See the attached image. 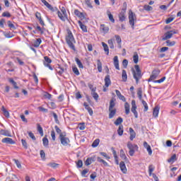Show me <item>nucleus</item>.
I'll return each mask as SVG.
<instances>
[{"mask_svg":"<svg viewBox=\"0 0 181 181\" xmlns=\"http://www.w3.org/2000/svg\"><path fill=\"white\" fill-rule=\"evenodd\" d=\"M66 42L68 46L72 50H76V47L74 46V43H76V40L74 39V36L73 35V33L71 30H67V35H66Z\"/></svg>","mask_w":181,"mask_h":181,"instance_id":"1","label":"nucleus"},{"mask_svg":"<svg viewBox=\"0 0 181 181\" xmlns=\"http://www.w3.org/2000/svg\"><path fill=\"white\" fill-rule=\"evenodd\" d=\"M134 69H136V71L133 69V77L136 80V83L139 84V80L142 78V71L139 68V65H135Z\"/></svg>","mask_w":181,"mask_h":181,"instance_id":"2","label":"nucleus"},{"mask_svg":"<svg viewBox=\"0 0 181 181\" xmlns=\"http://www.w3.org/2000/svg\"><path fill=\"white\" fill-rule=\"evenodd\" d=\"M59 139L63 146H69L70 145V139L67 137L66 132H63V134L59 136Z\"/></svg>","mask_w":181,"mask_h":181,"instance_id":"3","label":"nucleus"},{"mask_svg":"<svg viewBox=\"0 0 181 181\" xmlns=\"http://www.w3.org/2000/svg\"><path fill=\"white\" fill-rule=\"evenodd\" d=\"M179 31L177 30H171L167 31L162 37V40H168V39H172L173 37V35H177Z\"/></svg>","mask_w":181,"mask_h":181,"instance_id":"4","label":"nucleus"},{"mask_svg":"<svg viewBox=\"0 0 181 181\" xmlns=\"http://www.w3.org/2000/svg\"><path fill=\"white\" fill-rule=\"evenodd\" d=\"M135 19H136V15H135V13L134 12H132V10H129V23L132 26V29H134Z\"/></svg>","mask_w":181,"mask_h":181,"instance_id":"5","label":"nucleus"},{"mask_svg":"<svg viewBox=\"0 0 181 181\" xmlns=\"http://www.w3.org/2000/svg\"><path fill=\"white\" fill-rule=\"evenodd\" d=\"M127 148L128 149H129V155H130L131 156H134V155L135 154V151H138L139 147H138V145L132 144V143L129 141L127 143Z\"/></svg>","mask_w":181,"mask_h":181,"instance_id":"6","label":"nucleus"},{"mask_svg":"<svg viewBox=\"0 0 181 181\" xmlns=\"http://www.w3.org/2000/svg\"><path fill=\"white\" fill-rule=\"evenodd\" d=\"M51 63H52V59L49 58V57L45 56L44 57V61H43L44 66L45 67H48L49 70H53V67H52V66L50 65Z\"/></svg>","mask_w":181,"mask_h":181,"instance_id":"7","label":"nucleus"},{"mask_svg":"<svg viewBox=\"0 0 181 181\" xmlns=\"http://www.w3.org/2000/svg\"><path fill=\"white\" fill-rule=\"evenodd\" d=\"M132 112H133L135 118H138V112L136 111V102L135 100H132Z\"/></svg>","mask_w":181,"mask_h":181,"instance_id":"8","label":"nucleus"},{"mask_svg":"<svg viewBox=\"0 0 181 181\" xmlns=\"http://www.w3.org/2000/svg\"><path fill=\"white\" fill-rule=\"evenodd\" d=\"M1 142L3 144H8V145H15V141L9 137L2 139Z\"/></svg>","mask_w":181,"mask_h":181,"instance_id":"9","label":"nucleus"},{"mask_svg":"<svg viewBox=\"0 0 181 181\" xmlns=\"http://www.w3.org/2000/svg\"><path fill=\"white\" fill-rule=\"evenodd\" d=\"M144 147L146 149L148 155L151 156L152 155V148H151V146L148 144V142H144Z\"/></svg>","mask_w":181,"mask_h":181,"instance_id":"10","label":"nucleus"},{"mask_svg":"<svg viewBox=\"0 0 181 181\" xmlns=\"http://www.w3.org/2000/svg\"><path fill=\"white\" fill-rule=\"evenodd\" d=\"M119 168L122 173L127 174V166L125 165V163L124 161L120 162Z\"/></svg>","mask_w":181,"mask_h":181,"instance_id":"11","label":"nucleus"},{"mask_svg":"<svg viewBox=\"0 0 181 181\" xmlns=\"http://www.w3.org/2000/svg\"><path fill=\"white\" fill-rule=\"evenodd\" d=\"M83 106L85 109L87 110L89 115H93V109L90 107V105H88V103H87V102L83 103Z\"/></svg>","mask_w":181,"mask_h":181,"instance_id":"12","label":"nucleus"},{"mask_svg":"<svg viewBox=\"0 0 181 181\" xmlns=\"http://www.w3.org/2000/svg\"><path fill=\"white\" fill-rule=\"evenodd\" d=\"M100 32H103V33H107L110 31V28L105 24H101L100 28Z\"/></svg>","mask_w":181,"mask_h":181,"instance_id":"13","label":"nucleus"},{"mask_svg":"<svg viewBox=\"0 0 181 181\" xmlns=\"http://www.w3.org/2000/svg\"><path fill=\"white\" fill-rule=\"evenodd\" d=\"M129 132H130L129 139L130 141H134V139H135V137L136 136V133L135 132L134 129H132V127L129 128Z\"/></svg>","mask_w":181,"mask_h":181,"instance_id":"14","label":"nucleus"},{"mask_svg":"<svg viewBox=\"0 0 181 181\" xmlns=\"http://www.w3.org/2000/svg\"><path fill=\"white\" fill-rule=\"evenodd\" d=\"M160 74V70H153L152 71V74L151 75V77L153 80H156V78H158V76H159Z\"/></svg>","mask_w":181,"mask_h":181,"instance_id":"15","label":"nucleus"},{"mask_svg":"<svg viewBox=\"0 0 181 181\" xmlns=\"http://www.w3.org/2000/svg\"><path fill=\"white\" fill-rule=\"evenodd\" d=\"M114 66L117 70H119V61L118 60V57L115 56L113 58Z\"/></svg>","mask_w":181,"mask_h":181,"instance_id":"16","label":"nucleus"},{"mask_svg":"<svg viewBox=\"0 0 181 181\" xmlns=\"http://www.w3.org/2000/svg\"><path fill=\"white\" fill-rule=\"evenodd\" d=\"M111 86V79L110 75H107L105 77V87H110Z\"/></svg>","mask_w":181,"mask_h":181,"instance_id":"17","label":"nucleus"},{"mask_svg":"<svg viewBox=\"0 0 181 181\" xmlns=\"http://www.w3.org/2000/svg\"><path fill=\"white\" fill-rule=\"evenodd\" d=\"M109 118L110 119L114 118L115 114H117V109H109Z\"/></svg>","mask_w":181,"mask_h":181,"instance_id":"18","label":"nucleus"},{"mask_svg":"<svg viewBox=\"0 0 181 181\" xmlns=\"http://www.w3.org/2000/svg\"><path fill=\"white\" fill-rule=\"evenodd\" d=\"M159 110H160V107L159 106H156L153 110V115L155 117V118L158 117V115H159Z\"/></svg>","mask_w":181,"mask_h":181,"instance_id":"19","label":"nucleus"},{"mask_svg":"<svg viewBox=\"0 0 181 181\" xmlns=\"http://www.w3.org/2000/svg\"><path fill=\"white\" fill-rule=\"evenodd\" d=\"M0 134L1 135H4V136H12V134H11V132L8 130L1 129L0 131Z\"/></svg>","mask_w":181,"mask_h":181,"instance_id":"20","label":"nucleus"},{"mask_svg":"<svg viewBox=\"0 0 181 181\" xmlns=\"http://www.w3.org/2000/svg\"><path fill=\"white\" fill-rule=\"evenodd\" d=\"M117 134L119 136H122L124 134V126L122 124H120L119 126V128L117 129Z\"/></svg>","mask_w":181,"mask_h":181,"instance_id":"21","label":"nucleus"},{"mask_svg":"<svg viewBox=\"0 0 181 181\" xmlns=\"http://www.w3.org/2000/svg\"><path fill=\"white\" fill-rule=\"evenodd\" d=\"M97 66L98 71H99V73H101L103 71V63H101V61L100 59L97 60Z\"/></svg>","mask_w":181,"mask_h":181,"instance_id":"22","label":"nucleus"},{"mask_svg":"<svg viewBox=\"0 0 181 181\" xmlns=\"http://www.w3.org/2000/svg\"><path fill=\"white\" fill-rule=\"evenodd\" d=\"M122 81H124V83L125 81H127V80H128V75H127V71H125L124 69L122 70Z\"/></svg>","mask_w":181,"mask_h":181,"instance_id":"23","label":"nucleus"},{"mask_svg":"<svg viewBox=\"0 0 181 181\" xmlns=\"http://www.w3.org/2000/svg\"><path fill=\"white\" fill-rule=\"evenodd\" d=\"M165 43L166 46H168V47H172L173 46H175V45H176L175 41H170V40H167L165 41Z\"/></svg>","mask_w":181,"mask_h":181,"instance_id":"24","label":"nucleus"},{"mask_svg":"<svg viewBox=\"0 0 181 181\" xmlns=\"http://www.w3.org/2000/svg\"><path fill=\"white\" fill-rule=\"evenodd\" d=\"M57 15H58V17L59 18V19H61V21H62V22H66V18L63 16V13H62V12H60L59 11V9H57Z\"/></svg>","mask_w":181,"mask_h":181,"instance_id":"25","label":"nucleus"},{"mask_svg":"<svg viewBox=\"0 0 181 181\" xmlns=\"http://www.w3.org/2000/svg\"><path fill=\"white\" fill-rule=\"evenodd\" d=\"M102 45L104 51L106 52V54H110V49L108 48V45L105 44V42H102Z\"/></svg>","mask_w":181,"mask_h":181,"instance_id":"26","label":"nucleus"},{"mask_svg":"<svg viewBox=\"0 0 181 181\" xmlns=\"http://www.w3.org/2000/svg\"><path fill=\"white\" fill-rule=\"evenodd\" d=\"M75 61L76 62V64L79 69H84V66L83 65V63H81V61L77 57L75 58Z\"/></svg>","mask_w":181,"mask_h":181,"instance_id":"27","label":"nucleus"},{"mask_svg":"<svg viewBox=\"0 0 181 181\" xmlns=\"http://www.w3.org/2000/svg\"><path fill=\"white\" fill-rule=\"evenodd\" d=\"M107 16L109 18V20L112 23H115V19H114V16H112V14H111V11H107Z\"/></svg>","mask_w":181,"mask_h":181,"instance_id":"28","label":"nucleus"},{"mask_svg":"<svg viewBox=\"0 0 181 181\" xmlns=\"http://www.w3.org/2000/svg\"><path fill=\"white\" fill-rule=\"evenodd\" d=\"M140 101H141L142 105L144 107V112H146V111H148V110H149V107H148V103H146V101L144 100H140Z\"/></svg>","mask_w":181,"mask_h":181,"instance_id":"29","label":"nucleus"},{"mask_svg":"<svg viewBox=\"0 0 181 181\" xmlns=\"http://www.w3.org/2000/svg\"><path fill=\"white\" fill-rule=\"evenodd\" d=\"M127 19V17H125V13H119V20L120 22H124Z\"/></svg>","mask_w":181,"mask_h":181,"instance_id":"30","label":"nucleus"},{"mask_svg":"<svg viewBox=\"0 0 181 181\" xmlns=\"http://www.w3.org/2000/svg\"><path fill=\"white\" fill-rule=\"evenodd\" d=\"M78 25L81 28V29H82L83 32L87 33V26H86L84 24H83V23L81 21H78Z\"/></svg>","mask_w":181,"mask_h":181,"instance_id":"31","label":"nucleus"},{"mask_svg":"<svg viewBox=\"0 0 181 181\" xmlns=\"http://www.w3.org/2000/svg\"><path fill=\"white\" fill-rule=\"evenodd\" d=\"M40 43H42V40L40 38H37L33 44L34 47H39L40 46Z\"/></svg>","mask_w":181,"mask_h":181,"instance_id":"32","label":"nucleus"},{"mask_svg":"<svg viewBox=\"0 0 181 181\" xmlns=\"http://www.w3.org/2000/svg\"><path fill=\"white\" fill-rule=\"evenodd\" d=\"M124 122V119H122V117H119L115 122H114L115 125H121V123Z\"/></svg>","mask_w":181,"mask_h":181,"instance_id":"33","label":"nucleus"},{"mask_svg":"<svg viewBox=\"0 0 181 181\" xmlns=\"http://www.w3.org/2000/svg\"><path fill=\"white\" fill-rule=\"evenodd\" d=\"M58 69L59 70L57 69V73L59 74V76H62L64 73V68L62 67L60 65H58Z\"/></svg>","mask_w":181,"mask_h":181,"instance_id":"34","label":"nucleus"},{"mask_svg":"<svg viewBox=\"0 0 181 181\" xmlns=\"http://www.w3.org/2000/svg\"><path fill=\"white\" fill-rule=\"evenodd\" d=\"M129 104L126 102L124 104V110H125V114L128 115L129 114Z\"/></svg>","mask_w":181,"mask_h":181,"instance_id":"35","label":"nucleus"},{"mask_svg":"<svg viewBox=\"0 0 181 181\" xmlns=\"http://www.w3.org/2000/svg\"><path fill=\"white\" fill-rule=\"evenodd\" d=\"M42 144L45 148L49 146V139H47V137L45 136L42 139Z\"/></svg>","mask_w":181,"mask_h":181,"instance_id":"36","label":"nucleus"},{"mask_svg":"<svg viewBox=\"0 0 181 181\" xmlns=\"http://www.w3.org/2000/svg\"><path fill=\"white\" fill-rule=\"evenodd\" d=\"M37 129L41 136H43V128L39 124H37Z\"/></svg>","mask_w":181,"mask_h":181,"instance_id":"37","label":"nucleus"},{"mask_svg":"<svg viewBox=\"0 0 181 181\" xmlns=\"http://www.w3.org/2000/svg\"><path fill=\"white\" fill-rule=\"evenodd\" d=\"M97 160L100 163H103L104 165V166H108V163H107L105 160H103L101 157H98Z\"/></svg>","mask_w":181,"mask_h":181,"instance_id":"38","label":"nucleus"},{"mask_svg":"<svg viewBox=\"0 0 181 181\" xmlns=\"http://www.w3.org/2000/svg\"><path fill=\"white\" fill-rule=\"evenodd\" d=\"M74 14L78 16V18H83L84 16V14L83 13L80 12L78 9L74 10Z\"/></svg>","mask_w":181,"mask_h":181,"instance_id":"39","label":"nucleus"},{"mask_svg":"<svg viewBox=\"0 0 181 181\" xmlns=\"http://www.w3.org/2000/svg\"><path fill=\"white\" fill-rule=\"evenodd\" d=\"M45 6L47 7L48 9H49V11H52V12H54V11H57V7H53L49 3Z\"/></svg>","mask_w":181,"mask_h":181,"instance_id":"40","label":"nucleus"},{"mask_svg":"<svg viewBox=\"0 0 181 181\" xmlns=\"http://www.w3.org/2000/svg\"><path fill=\"white\" fill-rule=\"evenodd\" d=\"M1 110L4 113V115L6 117V118H9V112L5 109V107L2 106Z\"/></svg>","mask_w":181,"mask_h":181,"instance_id":"41","label":"nucleus"},{"mask_svg":"<svg viewBox=\"0 0 181 181\" xmlns=\"http://www.w3.org/2000/svg\"><path fill=\"white\" fill-rule=\"evenodd\" d=\"M115 100L112 99L110 102L109 110H114V107H115Z\"/></svg>","mask_w":181,"mask_h":181,"instance_id":"42","label":"nucleus"},{"mask_svg":"<svg viewBox=\"0 0 181 181\" xmlns=\"http://www.w3.org/2000/svg\"><path fill=\"white\" fill-rule=\"evenodd\" d=\"M8 81H9V83H11L13 86L14 88H16V89L19 88V86H18V84L16 83V82H15L13 81V78H9Z\"/></svg>","mask_w":181,"mask_h":181,"instance_id":"43","label":"nucleus"},{"mask_svg":"<svg viewBox=\"0 0 181 181\" xmlns=\"http://www.w3.org/2000/svg\"><path fill=\"white\" fill-rule=\"evenodd\" d=\"M133 60H134V63H135V64H138V62L139 61V56H138L137 53L134 54Z\"/></svg>","mask_w":181,"mask_h":181,"instance_id":"44","label":"nucleus"},{"mask_svg":"<svg viewBox=\"0 0 181 181\" xmlns=\"http://www.w3.org/2000/svg\"><path fill=\"white\" fill-rule=\"evenodd\" d=\"M137 95L139 99L142 100V88H139L137 90Z\"/></svg>","mask_w":181,"mask_h":181,"instance_id":"45","label":"nucleus"},{"mask_svg":"<svg viewBox=\"0 0 181 181\" xmlns=\"http://www.w3.org/2000/svg\"><path fill=\"white\" fill-rule=\"evenodd\" d=\"M120 158H122V159H124V160H127V156L125 155V152H124L123 149L120 150Z\"/></svg>","mask_w":181,"mask_h":181,"instance_id":"46","label":"nucleus"},{"mask_svg":"<svg viewBox=\"0 0 181 181\" xmlns=\"http://www.w3.org/2000/svg\"><path fill=\"white\" fill-rule=\"evenodd\" d=\"M91 95L93 96V98L95 101H98V97H100L98 95V93H97L95 91H93V92H91Z\"/></svg>","mask_w":181,"mask_h":181,"instance_id":"47","label":"nucleus"},{"mask_svg":"<svg viewBox=\"0 0 181 181\" xmlns=\"http://www.w3.org/2000/svg\"><path fill=\"white\" fill-rule=\"evenodd\" d=\"M47 166H50V168H52L53 169H56V168L59 166V164L56 163H49L48 164H47Z\"/></svg>","mask_w":181,"mask_h":181,"instance_id":"48","label":"nucleus"},{"mask_svg":"<svg viewBox=\"0 0 181 181\" xmlns=\"http://www.w3.org/2000/svg\"><path fill=\"white\" fill-rule=\"evenodd\" d=\"M176 160V154H173L168 160V163H173Z\"/></svg>","mask_w":181,"mask_h":181,"instance_id":"49","label":"nucleus"},{"mask_svg":"<svg viewBox=\"0 0 181 181\" xmlns=\"http://www.w3.org/2000/svg\"><path fill=\"white\" fill-rule=\"evenodd\" d=\"M1 16L3 18H11L12 16L11 15V13H9V11H5L2 13Z\"/></svg>","mask_w":181,"mask_h":181,"instance_id":"50","label":"nucleus"},{"mask_svg":"<svg viewBox=\"0 0 181 181\" xmlns=\"http://www.w3.org/2000/svg\"><path fill=\"white\" fill-rule=\"evenodd\" d=\"M100 144V140L96 139L92 144L93 148H97V146Z\"/></svg>","mask_w":181,"mask_h":181,"instance_id":"51","label":"nucleus"},{"mask_svg":"<svg viewBox=\"0 0 181 181\" xmlns=\"http://www.w3.org/2000/svg\"><path fill=\"white\" fill-rule=\"evenodd\" d=\"M144 9L147 11V12H150V11H153V8L149 5H144Z\"/></svg>","mask_w":181,"mask_h":181,"instance_id":"52","label":"nucleus"},{"mask_svg":"<svg viewBox=\"0 0 181 181\" xmlns=\"http://www.w3.org/2000/svg\"><path fill=\"white\" fill-rule=\"evenodd\" d=\"M88 87H89L90 90H91V93H93L94 91L97 90V87H94L93 84L88 83Z\"/></svg>","mask_w":181,"mask_h":181,"instance_id":"53","label":"nucleus"},{"mask_svg":"<svg viewBox=\"0 0 181 181\" xmlns=\"http://www.w3.org/2000/svg\"><path fill=\"white\" fill-rule=\"evenodd\" d=\"M28 136H30L33 141L36 140V136H35V134L32 132H28Z\"/></svg>","mask_w":181,"mask_h":181,"instance_id":"54","label":"nucleus"},{"mask_svg":"<svg viewBox=\"0 0 181 181\" xmlns=\"http://www.w3.org/2000/svg\"><path fill=\"white\" fill-rule=\"evenodd\" d=\"M153 170H155V167L153 165H150L148 166V173L150 176L152 175V172H153Z\"/></svg>","mask_w":181,"mask_h":181,"instance_id":"55","label":"nucleus"},{"mask_svg":"<svg viewBox=\"0 0 181 181\" xmlns=\"http://www.w3.org/2000/svg\"><path fill=\"white\" fill-rule=\"evenodd\" d=\"M4 35L5 36V37H6L7 39H11V37H13V35H11V33H6V32H3Z\"/></svg>","mask_w":181,"mask_h":181,"instance_id":"56","label":"nucleus"},{"mask_svg":"<svg viewBox=\"0 0 181 181\" xmlns=\"http://www.w3.org/2000/svg\"><path fill=\"white\" fill-rule=\"evenodd\" d=\"M52 114L54 118V121L56 124H59V118H58L57 114H56L54 112H52Z\"/></svg>","mask_w":181,"mask_h":181,"instance_id":"57","label":"nucleus"},{"mask_svg":"<svg viewBox=\"0 0 181 181\" xmlns=\"http://www.w3.org/2000/svg\"><path fill=\"white\" fill-rule=\"evenodd\" d=\"M115 37L116 39L117 43H118V45H121L122 42V40H121V37L119 35H115Z\"/></svg>","mask_w":181,"mask_h":181,"instance_id":"58","label":"nucleus"},{"mask_svg":"<svg viewBox=\"0 0 181 181\" xmlns=\"http://www.w3.org/2000/svg\"><path fill=\"white\" fill-rule=\"evenodd\" d=\"M21 142L24 149H28V143L26 142V140L23 139H21Z\"/></svg>","mask_w":181,"mask_h":181,"instance_id":"59","label":"nucleus"},{"mask_svg":"<svg viewBox=\"0 0 181 181\" xmlns=\"http://www.w3.org/2000/svg\"><path fill=\"white\" fill-rule=\"evenodd\" d=\"M72 70H73L74 74H76V76H80V71H78V69H77V67H76V66L73 67Z\"/></svg>","mask_w":181,"mask_h":181,"instance_id":"60","label":"nucleus"},{"mask_svg":"<svg viewBox=\"0 0 181 181\" xmlns=\"http://www.w3.org/2000/svg\"><path fill=\"white\" fill-rule=\"evenodd\" d=\"M165 80H166V76H164V77L161 78L159 79V80L153 81V83H163V81H165Z\"/></svg>","mask_w":181,"mask_h":181,"instance_id":"61","label":"nucleus"},{"mask_svg":"<svg viewBox=\"0 0 181 181\" xmlns=\"http://www.w3.org/2000/svg\"><path fill=\"white\" fill-rule=\"evenodd\" d=\"M76 166L78 168H83V160H78L76 163Z\"/></svg>","mask_w":181,"mask_h":181,"instance_id":"62","label":"nucleus"},{"mask_svg":"<svg viewBox=\"0 0 181 181\" xmlns=\"http://www.w3.org/2000/svg\"><path fill=\"white\" fill-rule=\"evenodd\" d=\"M44 97L45 98H47V100H51L52 99V94H50L47 92H45V93L44 94Z\"/></svg>","mask_w":181,"mask_h":181,"instance_id":"63","label":"nucleus"},{"mask_svg":"<svg viewBox=\"0 0 181 181\" xmlns=\"http://www.w3.org/2000/svg\"><path fill=\"white\" fill-rule=\"evenodd\" d=\"M54 129L57 134H59V135H62V134H63V132H62V129H60V128H59L57 126H55Z\"/></svg>","mask_w":181,"mask_h":181,"instance_id":"64","label":"nucleus"}]
</instances>
